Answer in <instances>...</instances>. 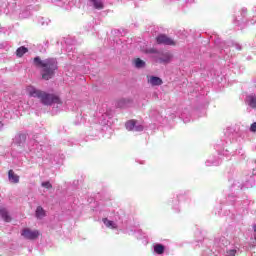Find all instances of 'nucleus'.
I'll return each mask as SVG.
<instances>
[{"label": "nucleus", "mask_w": 256, "mask_h": 256, "mask_svg": "<svg viewBox=\"0 0 256 256\" xmlns=\"http://www.w3.org/2000/svg\"><path fill=\"white\" fill-rule=\"evenodd\" d=\"M34 67L42 69V79L44 81H49L55 77V71H57V60L55 58H48L41 60V57L37 56L33 59Z\"/></svg>", "instance_id": "1"}, {"label": "nucleus", "mask_w": 256, "mask_h": 256, "mask_svg": "<svg viewBox=\"0 0 256 256\" xmlns=\"http://www.w3.org/2000/svg\"><path fill=\"white\" fill-rule=\"evenodd\" d=\"M30 97H37L40 99L41 103L43 105H53V103H56L57 105H61V98L55 94H49L45 91L37 90L35 88H32L29 90Z\"/></svg>", "instance_id": "2"}, {"label": "nucleus", "mask_w": 256, "mask_h": 256, "mask_svg": "<svg viewBox=\"0 0 256 256\" xmlns=\"http://www.w3.org/2000/svg\"><path fill=\"white\" fill-rule=\"evenodd\" d=\"M156 43L158 45H170V46H175L176 43L173 39H171L170 37H168L165 34H160L156 37Z\"/></svg>", "instance_id": "3"}, {"label": "nucleus", "mask_w": 256, "mask_h": 256, "mask_svg": "<svg viewBox=\"0 0 256 256\" xmlns=\"http://www.w3.org/2000/svg\"><path fill=\"white\" fill-rule=\"evenodd\" d=\"M171 59H173V54H171V52H164L161 53L160 56L156 57V62L167 65L168 63H171Z\"/></svg>", "instance_id": "4"}, {"label": "nucleus", "mask_w": 256, "mask_h": 256, "mask_svg": "<svg viewBox=\"0 0 256 256\" xmlns=\"http://www.w3.org/2000/svg\"><path fill=\"white\" fill-rule=\"evenodd\" d=\"M22 237H25V239L34 240L39 237V231L37 230H31L29 228H26L22 231Z\"/></svg>", "instance_id": "5"}, {"label": "nucleus", "mask_w": 256, "mask_h": 256, "mask_svg": "<svg viewBox=\"0 0 256 256\" xmlns=\"http://www.w3.org/2000/svg\"><path fill=\"white\" fill-rule=\"evenodd\" d=\"M0 217L6 222L11 223V216L9 215V212L7 209L0 207Z\"/></svg>", "instance_id": "6"}, {"label": "nucleus", "mask_w": 256, "mask_h": 256, "mask_svg": "<svg viewBox=\"0 0 256 256\" xmlns=\"http://www.w3.org/2000/svg\"><path fill=\"white\" fill-rule=\"evenodd\" d=\"M148 83H151L153 87H158L159 85H163V80L157 76H151L148 79Z\"/></svg>", "instance_id": "7"}, {"label": "nucleus", "mask_w": 256, "mask_h": 256, "mask_svg": "<svg viewBox=\"0 0 256 256\" xmlns=\"http://www.w3.org/2000/svg\"><path fill=\"white\" fill-rule=\"evenodd\" d=\"M8 179L10 183H19V175L15 174L13 170L8 171Z\"/></svg>", "instance_id": "8"}, {"label": "nucleus", "mask_w": 256, "mask_h": 256, "mask_svg": "<svg viewBox=\"0 0 256 256\" xmlns=\"http://www.w3.org/2000/svg\"><path fill=\"white\" fill-rule=\"evenodd\" d=\"M35 215H36L37 219H43V217H45L47 215V213L45 212V209H43V207L38 206L36 208Z\"/></svg>", "instance_id": "9"}, {"label": "nucleus", "mask_w": 256, "mask_h": 256, "mask_svg": "<svg viewBox=\"0 0 256 256\" xmlns=\"http://www.w3.org/2000/svg\"><path fill=\"white\" fill-rule=\"evenodd\" d=\"M90 2L93 4L94 9L101 10L105 7L103 0H90Z\"/></svg>", "instance_id": "10"}, {"label": "nucleus", "mask_w": 256, "mask_h": 256, "mask_svg": "<svg viewBox=\"0 0 256 256\" xmlns=\"http://www.w3.org/2000/svg\"><path fill=\"white\" fill-rule=\"evenodd\" d=\"M135 125H137V120H129L126 122L125 127L127 131H134Z\"/></svg>", "instance_id": "11"}, {"label": "nucleus", "mask_w": 256, "mask_h": 256, "mask_svg": "<svg viewBox=\"0 0 256 256\" xmlns=\"http://www.w3.org/2000/svg\"><path fill=\"white\" fill-rule=\"evenodd\" d=\"M29 49L25 46H21L16 50V56L17 57H23L25 53H28Z\"/></svg>", "instance_id": "12"}, {"label": "nucleus", "mask_w": 256, "mask_h": 256, "mask_svg": "<svg viewBox=\"0 0 256 256\" xmlns=\"http://www.w3.org/2000/svg\"><path fill=\"white\" fill-rule=\"evenodd\" d=\"M154 251L157 253V255H163V253H165V246L162 244H156L154 246Z\"/></svg>", "instance_id": "13"}, {"label": "nucleus", "mask_w": 256, "mask_h": 256, "mask_svg": "<svg viewBox=\"0 0 256 256\" xmlns=\"http://www.w3.org/2000/svg\"><path fill=\"white\" fill-rule=\"evenodd\" d=\"M247 99H248L249 107H251L252 109H256V97L253 95H250L247 97Z\"/></svg>", "instance_id": "14"}, {"label": "nucleus", "mask_w": 256, "mask_h": 256, "mask_svg": "<svg viewBox=\"0 0 256 256\" xmlns=\"http://www.w3.org/2000/svg\"><path fill=\"white\" fill-rule=\"evenodd\" d=\"M103 223H104V225H106V227H109L111 229H115V223H113V221H111L107 218H104Z\"/></svg>", "instance_id": "15"}, {"label": "nucleus", "mask_w": 256, "mask_h": 256, "mask_svg": "<svg viewBox=\"0 0 256 256\" xmlns=\"http://www.w3.org/2000/svg\"><path fill=\"white\" fill-rule=\"evenodd\" d=\"M135 67L138 69H142V67H145V61L141 60L140 58H137L135 60Z\"/></svg>", "instance_id": "16"}, {"label": "nucleus", "mask_w": 256, "mask_h": 256, "mask_svg": "<svg viewBox=\"0 0 256 256\" xmlns=\"http://www.w3.org/2000/svg\"><path fill=\"white\" fill-rule=\"evenodd\" d=\"M42 187H45V189H53V185L49 183V181L42 182Z\"/></svg>", "instance_id": "17"}, {"label": "nucleus", "mask_w": 256, "mask_h": 256, "mask_svg": "<svg viewBox=\"0 0 256 256\" xmlns=\"http://www.w3.org/2000/svg\"><path fill=\"white\" fill-rule=\"evenodd\" d=\"M237 255V250L232 249L227 251V256H235Z\"/></svg>", "instance_id": "18"}, {"label": "nucleus", "mask_w": 256, "mask_h": 256, "mask_svg": "<svg viewBox=\"0 0 256 256\" xmlns=\"http://www.w3.org/2000/svg\"><path fill=\"white\" fill-rule=\"evenodd\" d=\"M250 131H251L252 133H256V122H254V123L251 124Z\"/></svg>", "instance_id": "19"}, {"label": "nucleus", "mask_w": 256, "mask_h": 256, "mask_svg": "<svg viewBox=\"0 0 256 256\" xmlns=\"http://www.w3.org/2000/svg\"><path fill=\"white\" fill-rule=\"evenodd\" d=\"M147 53H156L157 55H159V51L155 48H151V49L147 50Z\"/></svg>", "instance_id": "20"}, {"label": "nucleus", "mask_w": 256, "mask_h": 256, "mask_svg": "<svg viewBox=\"0 0 256 256\" xmlns=\"http://www.w3.org/2000/svg\"><path fill=\"white\" fill-rule=\"evenodd\" d=\"M134 131H143V126L142 125L135 126Z\"/></svg>", "instance_id": "21"}, {"label": "nucleus", "mask_w": 256, "mask_h": 256, "mask_svg": "<svg viewBox=\"0 0 256 256\" xmlns=\"http://www.w3.org/2000/svg\"><path fill=\"white\" fill-rule=\"evenodd\" d=\"M253 229H254V233H255L254 239H256V225L253 226Z\"/></svg>", "instance_id": "22"}, {"label": "nucleus", "mask_w": 256, "mask_h": 256, "mask_svg": "<svg viewBox=\"0 0 256 256\" xmlns=\"http://www.w3.org/2000/svg\"><path fill=\"white\" fill-rule=\"evenodd\" d=\"M121 103H123V100H120V101L118 102V107H121Z\"/></svg>", "instance_id": "23"}, {"label": "nucleus", "mask_w": 256, "mask_h": 256, "mask_svg": "<svg viewBox=\"0 0 256 256\" xmlns=\"http://www.w3.org/2000/svg\"><path fill=\"white\" fill-rule=\"evenodd\" d=\"M20 137H25V135H20Z\"/></svg>", "instance_id": "24"}]
</instances>
